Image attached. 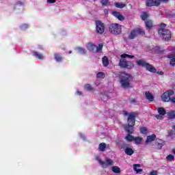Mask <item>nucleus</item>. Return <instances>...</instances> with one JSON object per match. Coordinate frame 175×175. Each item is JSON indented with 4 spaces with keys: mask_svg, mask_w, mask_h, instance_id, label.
I'll return each mask as SVG.
<instances>
[{
    "mask_svg": "<svg viewBox=\"0 0 175 175\" xmlns=\"http://www.w3.org/2000/svg\"><path fill=\"white\" fill-rule=\"evenodd\" d=\"M119 80L121 88H124V90L133 88V85H132L133 77H132V75L125 72H120L119 75Z\"/></svg>",
    "mask_w": 175,
    "mask_h": 175,
    "instance_id": "1",
    "label": "nucleus"
},
{
    "mask_svg": "<svg viewBox=\"0 0 175 175\" xmlns=\"http://www.w3.org/2000/svg\"><path fill=\"white\" fill-rule=\"evenodd\" d=\"M121 59H120L119 66L120 68H123V69H133L135 68V64L131 61H128L125 58H135L134 55H128L126 53H124L120 55Z\"/></svg>",
    "mask_w": 175,
    "mask_h": 175,
    "instance_id": "2",
    "label": "nucleus"
},
{
    "mask_svg": "<svg viewBox=\"0 0 175 175\" xmlns=\"http://www.w3.org/2000/svg\"><path fill=\"white\" fill-rule=\"evenodd\" d=\"M127 122L128 124L124 125V130L127 133H133L135 132L134 128L136 122V115L134 112L129 114Z\"/></svg>",
    "mask_w": 175,
    "mask_h": 175,
    "instance_id": "3",
    "label": "nucleus"
},
{
    "mask_svg": "<svg viewBox=\"0 0 175 175\" xmlns=\"http://www.w3.org/2000/svg\"><path fill=\"white\" fill-rule=\"evenodd\" d=\"M166 25L165 23H161L160 28L158 29V33L163 38V40L169 42L172 39V32L170 30L165 29Z\"/></svg>",
    "mask_w": 175,
    "mask_h": 175,
    "instance_id": "4",
    "label": "nucleus"
},
{
    "mask_svg": "<svg viewBox=\"0 0 175 175\" xmlns=\"http://www.w3.org/2000/svg\"><path fill=\"white\" fill-rule=\"evenodd\" d=\"M137 65L138 66H142V68H146V70H148V72H150L151 73H157V68L149 63H146L144 59H140L137 61Z\"/></svg>",
    "mask_w": 175,
    "mask_h": 175,
    "instance_id": "5",
    "label": "nucleus"
},
{
    "mask_svg": "<svg viewBox=\"0 0 175 175\" xmlns=\"http://www.w3.org/2000/svg\"><path fill=\"white\" fill-rule=\"evenodd\" d=\"M109 32L113 35H120L122 32L121 25L118 23L111 24L109 27Z\"/></svg>",
    "mask_w": 175,
    "mask_h": 175,
    "instance_id": "6",
    "label": "nucleus"
},
{
    "mask_svg": "<svg viewBox=\"0 0 175 175\" xmlns=\"http://www.w3.org/2000/svg\"><path fill=\"white\" fill-rule=\"evenodd\" d=\"M139 35L144 36V35H146V31L140 28L134 29L131 31L130 36H129V39L133 40L136 36H139Z\"/></svg>",
    "mask_w": 175,
    "mask_h": 175,
    "instance_id": "7",
    "label": "nucleus"
},
{
    "mask_svg": "<svg viewBox=\"0 0 175 175\" xmlns=\"http://www.w3.org/2000/svg\"><path fill=\"white\" fill-rule=\"evenodd\" d=\"M95 24L96 33H98V35H103L105 33V23L101 21H96Z\"/></svg>",
    "mask_w": 175,
    "mask_h": 175,
    "instance_id": "8",
    "label": "nucleus"
},
{
    "mask_svg": "<svg viewBox=\"0 0 175 175\" xmlns=\"http://www.w3.org/2000/svg\"><path fill=\"white\" fill-rule=\"evenodd\" d=\"M161 2H169V0H146V6L152 8V6H159Z\"/></svg>",
    "mask_w": 175,
    "mask_h": 175,
    "instance_id": "9",
    "label": "nucleus"
},
{
    "mask_svg": "<svg viewBox=\"0 0 175 175\" xmlns=\"http://www.w3.org/2000/svg\"><path fill=\"white\" fill-rule=\"evenodd\" d=\"M122 148L124 150L126 155H133L135 150L131 148V146L128 144H123Z\"/></svg>",
    "mask_w": 175,
    "mask_h": 175,
    "instance_id": "10",
    "label": "nucleus"
},
{
    "mask_svg": "<svg viewBox=\"0 0 175 175\" xmlns=\"http://www.w3.org/2000/svg\"><path fill=\"white\" fill-rule=\"evenodd\" d=\"M165 144V142L161 139H157L152 144V148H155L156 150H161L162 147H163Z\"/></svg>",
    "mask_w": 175,
    "mask_h": 175,
    "instance_id": "11",
    "label": "nucleus"
},
{
    "mask_svg": "<svg viewBox=\"0 0 175 175\" xmlns=\"http://www.w3.org/2000/svg\"><path fill=\"white\" fill-rule=\"evenodd\" d=\"M105 161H103L102 160H98L99 163L103 166V167H107V166H113L114 165V162L111 160V159H106Z\"/></svg>",
    "mask_w": 175,
    "mask_h": 175,
    "instance_id": "12",
    "label": "nucleus"
},
{
    "mask_svg": "<svg viewBox=\"0 0 175 175\" xmlns=\"http://www.w3.org/2000/svg\"><path fill=\"white\" fill-rule=\"evenodd\" d=\"M112 14L114 17L118 18V20H119L120 21H124V20H125V17L122 14H121V13H120L119 12L114 11L112 12Z\"/></svg>",
    "mask_w": 175,
    "mask_h": 175,
    "instance_id": "13",
    "label": "nucleus"
},
{
    "mask_svg": "<svg viewBox=\"0 0 175 175\" xmlns=\"http://www.w3.org/2000/svg\"><path fill=\"white\" fill-rule=\"evenodd\" d=\"M86 49L89 51H92V53H95V50L96 49V45H95L92 42H88V44L86 45Z\"/></svg>",
    "mask_w": 175,
    "mask_h": 175,
    "instance_id": "14",
    "label": "nucleus"
},
{
    "mask_svg": "<svg viewBox=\"0 0 175 175\" xmlns=\"http://www.w3.org/2000/svg\"><path fill=\"white\" fill-rule=\"evenodd\" d=\"M157 139V135L155 134H152L150 135L147 136L145 143L148 144V143H151L154 142Z\"/></svg>",
    "mask_w": 175,
    "mask_h": 175,
    "instance_id": "15",
    "label": "nucleus"
},
{
    "mask_svg": "<svg viewBox=\"0 0 175 175\" xmlns=\"http://www.w3.org/2000/svg\"><path fill=\"white\" fill-rule=\"evenodd\" d=\"M146 98L148 99L150 102L154 101V96L150 92H145Z\"/></svg>",
    "mask_w": 175,
    "mask_h": 175,
    "instance_id": "16",
    "label": "nucleus"
},
{
    "mask_svg": "<svg viewBox=\"0 0 175 175\" xmlns=\"http://www.w3.org/2000/svg\"><path fill=\"white\" fill-rule=\"evenodd\" d=\"M167 117L168 120H174L175 119V111H170L167 113Z\"/></svg>",
    "mask_w": 175,
    "mask_h": 175,
    "instance_id": "17",
    "label": "nucleus"
},
{
    "mask_svg": "<svg viewBox=\"0 0 175 175\" xmlns=\"http://www.w3.org/2000/svg\"><path fill=\"white\" fill-rule=\"evenodd\" d=\"M146 27L147 29H151V28L153 27L152 25V20L148 19L145 21Z\"/></svg>",
    "mask_w": 175,
    "mask_h": 175,
    "instance_id": "18",
    "label": "nucleus"
},
{
    "mask_svg": "<svg viewBox=\"0 0 175 175\" xmlns=\"http://www.w3.org/2000/svg\"><path fill=\"white\" fill-rule=\"evenodd\" d=\"M33 57H36V58H38V59L42 60L44 58V56H43V55L42 53H39L36 51L33 52Z\"/></svg>",
    "mask_w": 175,
    "mask_h": 175,
    "instance_id": "19",
    "label": "nucleus"
},
{
    "mask_svg": "<svg viewBox=\"0 0 175 175\" xmlns=\"http://www.w3.org/2000/svg\"><path fill=\"white\" fill-rule=\"evenodd\" d=\"M54 57L57 62H62V56L59 53H54Z\"/></svg>",
    "mask_w": 175,
    "mask_h": 175,
    "instance_id": "20",
    "label": "nucleus"
},
{
    "mask_svg": "<svg viewBox=\"0 0 175 175\" xmlns=\"http://www.w3.org/2000/svg\"><path fill=\"white\" fill-rule=\"evenodd\" d=\"M162 99L163 102H169L170 100V97L169 96V94H167V92H165L163 94Z\"/></svg>",
    "mask_w": 175,
    "mask_h": 175,
    "instance_id": "21",
    "label": "nucleus"
},
{
    "mask_svg": "<svg viewBox=\"0 0 175 175\" xmlns=\"http://www.w3.org/2000/svg\"><path fill=\"white\" fill-rule=\"evenodd\" d=\"M103 66L106 67L109 66V58L107 57L104 56L102 59Z\"/></svg>",
    "mask_w": 175,
    "mask_h": 175,
    "instance_id": "22",
    "label": "nucleus"
},
{
    "mask_svg": "<svg viewBox=\"0 0 175 175\" xmlns=\"http://www.w3.org/2000/svg\"><path fill=\"white\" fill-rule=\"evenodd\" d=\"M157 111H158V113L160 116L166 115V110L163 107H159Z\"/></svg>",
    "mask_w": 175,
    "mask_h": 175,
    "instance_id": "23",
    "label": "nucleus"
},
{
    "mask_svg": "<svg viewBox=\"0 0 175 175\" xmlns=\"http://www.w3.org/2000/svg\"><path fill=\"white\" fill-rule=\"evenodd\" d=\"M115 6L116 8H118V9H124V8H125V6H126V5L124 3L116 2V3H115Z\"/></svg>",
    "mask_w": 175,
    "mask_h": 175,
    "instance_id": "24",
    "label": "nucleus"
},
{
    "mask_svg": "<svg viewBox=\"0 0 175 175\" xmlns=\"http://www.w3.org/2000/svg\"><path fill=\"white\" fill-rule=\"evenodd\" d=\"M139 130L142 135H148V129H147V127L142 126L139 128Z\"/></svg>",
    "mask_w": 175,
    "mask_h": 175,
    "instance_id": "25",
    "label": "nucleus"
},
{
    "mask_svg": "<svg viewBox=\"0 0 175 175\" xmlns=\"http://www.w3.org/2000/svg\"><path fill=\"white\" fill-rule=\"evenodd\" d=\"M111 170L112 172H113V173H116V174L121 173V169H120L118 166L112 167Z\"/></svg>",
    "mask_w": 175,
    "mask_h": 175,
    "instance_id": "26",
    "label": "nucleus"
},
{
    "mask_svg": "<svg viewBox=\"0 0 175 175\" xmlns=\"http://www.w3.org/2000/svg\"><path fill=\"white\" fill-rule=\"evenodd\" d=\"M133 133H129L126 136V140H127V142H133L135 139V137H133V135H131Z\"/></svg>",
    "mask_w": 175,
    "mask_h": 175,
    "instance_id": "27",
    "label": "nucleus"
},
{
    "mask_svg": "<svg viewBox=\"0 0 175 175\" xmlns=\"http://www.w3.org/2000/svg\"><path fill=\"white\" fill-rule=\"evenodd\" d=\"M133 166L135 172H137V173H140V172H143L142 169H137V167H140V164H134Z\"/></svg>",
    "mask_w": 175,
    "mask_h": 175,
    "instance_id": "28",
    "label": "nucleus"
},
{
    "mask_svg": "<svg viewBox=\"0 0 175 175\" xmlns=\"http://www.w3.org/2000/svg\"><path fill=\"white\" fill-rule=\"evenodd\" d=\"M148 17H150V15L146 12H142L141 14V18L144 21H146V18H148Z\"/></svg>",
    "mask_w": 175,
    "mask_h": 175,
    "instance_id": "29",
    "label": "nucleus"
},
{
    "mask_svg": "<svg viewBox=\"0 0 175 175\" xmlns=\"http://www.w3.org/2000/svg\"><path fill=\"white\" fill-rule=\"evenodd\" d=\"M103 49V44H99L98 46H96V49L94 53H99V51H102Z\"/></svg>",
    "mask_w": 175,
    "mask_h": 175,
    "instance_id": "30",
    "label": "nucleus"
},
{
    "mask_svg": "<svg viewBox=\"0 0 175 175\" xmlns=\"http://www.w3.org/2000/svg\"><path fill=\"white\" fill-rule=\"evenodd\" d=\"M142 140H143V138H142L140 137H134L133 142H135L136 144H141Z\"/></svg>",
    "mask_w": 175,
    "mask_h": 175,
    "instance_id": "31",
    "label": "nucleus"
},
{
    "mask_svg": "<svg viewBox=\"0 0 175 175\" xmlns=\"http://www.w3.org/2000/svg\"><path fill=\"white\" fill-rule=\"evenodd\" d=\"M78 53H79L80 54H86L87 53V51H85V49L84 48L82 47H78L77 49Z\"/></svg>",
    "mask_w": 175,
    "mask_h": 175,
    "instance_id": "32",
    "label": "nucleus"
},
{
    "mask_svg": "<svg viewBox=\"0 0 175 175\" xmlns=\"http://www.w3.org/2000/svg\"><path fill=\"white\" fill-rule=\"evenodd\" d=\"M98 148L100 151H105V149L106 148V144L105 143H101L99 144Z\"/></svg>",
    "mask_w": 175,
    "mask_h": 175,
    "instance_id": "33",
    "label": "nucleus"
},
{
    "mask_svg": "<svg viewBox=\"0 0 175 175\" xmlns=\"http://www.w3.org/2000/svg\"><path fill=\"white\" fill-rule=\"evenodd\" d=\"M105 73L103 72H99L96 75V78L97 79H105Z\"/></svg>",
    "mask_w": 175,
    "mask_h": 175,
    "instance_id": "34",
    "label": "nucleus"
},
{
    "mask_svg": "<svg viewBox=\"0 0 175 175\" xmlns=\"http://www.w3.org/2000/svg\"><path fill=\"white\" fill-rule=\"evenodd\" d=\"M167 161H168L169 162H173V161H174V156L173 154H169L167 157H166Z\"/></svg>",
    "mask_w": 175,
    "mask_h": 175,
    "instance_id": "35",
    "label": "nucleus"
},
{
    "mask_svg": "<svg viewBox=\"0 0 175 175\" xmlns=\"http://www.w3.org/2000/svg\"><path fill=\"white\" fill-rule=\"evenodd\" d=\"M155 51L158 54H161V53H163V50L162 49V48H161L159 46H156L155 47Z\"/></svg>",
    "mask_w": 175,
    "mask_h": 175,
    "instance_id": "36",
    "label": "nucleus"
},
{
    "mask_svg": "<svg viewBox=\"0 0 175 175\" xmlns=\"http://www.w3.org/2000/svg\"><path fill=\"white\" fill-rule=\"evenodd\" d=\"M85 89L87 91H92V90H94V88H92V86H91V85H90V84H88V83L85 85Z\"/></svg>",
    "mask_w": 175,
    "mask_h": 175,
    "instance_id": "37",
    "label": "nucleus"
},
{
    "mask_svg": "<svg viewBox=\"0 0 175 175\" xmlns=\"http://www.w3.org/2000/svg\"><path fill=\"white\" fill-rule=\"evenodd\" d=\"M28 25H27V24H23V25H22L21 27H20V28H21V29L22 30V31H25L26 29H27V28H28Z\"/></svg>",
    "mask_w": 175,
    "mask_h": 175,
    "instance_id": "38",
    "label": "nucleus"
},
{
    "mask_svg": "<svg viewBox=\"0 0 175 175\" xmlns=\"http://www.w3.org/2000/svg\"><path fill=\"white\" fill-rule=\"evenodd\" d=\"M167 94L169 96V97L170 98V96H172V95H174V90H170L167 91Z\"/></svg>",
    "mask_w": 175,
    "mask_h": 175,
    "instance_id": "39",
    "label": "nucleus"
},
{
    "mask_svg": "<svg viewBox=\"0 0 175 175\" xmlns=\"http://www.w3.org/2000/svg\"><path fill=\"white\" fill-rule=\"evenodd\" d=\"M101 3L104 6H107V5L109 4V0H101Z\"/></svg>",
    "mask_w": 175,
    "mask_h": 175,
    "instance_id": "40",
    "label": "nucleus"
},
{
    "mask_svg": "<svg viewBox=\"0 0 175 175\" xmlns=\"http://www.w3.org/2000/svg\"><path fill=\"white\" fill-rule=\"evenodd\" d=\"M130 103H132L133 105H136L137 103V100H136L135 98H131L130 99Z\"/></svg>",
    "mask_w": 175,
    "mask_h": 175,
    "instance_id": "41",
    "label": "nucleus"
},
{
    "mask_svg": "<svg viewBox=\"0 0 175 175\" xmlns=\"http://www.w3.org/2000/svg\"><path fill=\"white\" fill-rule=\"evenodd\" d=\"M170 65H172V66H174V65H175V57H172V58L171 59Z\"/></svg>",
    "mask_w": 175,
    "mask_h": 175,
    "instance_id": "42",
    "label": "nucleus"
},
{
    "mask_svg": "<svg viewBox=\"0 0 175 175\" xmlns=\"http://www.w3.org/2000/svg\"><path fill=\"white\" fill-rule=\"evenodd\" d=\"M149 175H158V171L152 170V171L150 172Z\"/></svg>",
    "mask_w": 175,
    "mask_h": 175,
    "instance_id": "43",
    "label": "nucleus"
},
{
    "mask_svg": "<svg viewBox=\"0 0 175 175\" xmlns=\"http://www.w3.org/2000/svg\"><path fill=\"white\" fill-rule=\"evenodd\" d=\"M156 118H157V120H163V116L159 114L156 116Z\"/></svg>",
    "mask_w": 175,
    "mask_h": 175,
    "instance_id": "44",
    "label": "nucleus"
},
{
    "mask_svg": "<svg viewBox=\"0 0 175 175\" xmlns=\"http://www.w3.org/2000/svg\"><path fill=\"white\" fill-rule=\"evenodd\" d=\"M47 3H55L57 0H46Z\"/></svg>",
    "mask_w": 175,
    "mask_h": 175,
    "instance_id": "45",
    "label": "nucleus"
},
{
    "mask_svg": "<svg viewBox=\"0 0 175 175\" xmlns=\"http://www.w3.org/2000/svg\"><path fill=\"white\" fill-rule=\"evenodd\" d=\"M16 5H18L19 6H23L24 5V2L23 1H18L17 3H16Z\"/></svg>",
    "mask_w": 175,
    "mask_h": 175,
    "instance_id": "46",
    "label": "nucleus"
},
{
    "mask_svg": "<svg viewBox=\"0 0 175 175\" xmlns=\"http://www.w3.org/2000/svg\"><path fill=\"white\" fill-rule=\"evenodd\" d=\"M170 100L172 103H175V97H170Z\"/></svg>",
    "mask_w": 175,
    "mask_h": 175,
    "instance_id": "47",
    "label": "nucleus"
},
{
    "mask_svg": "<svg viewBox=\"0 0 175 175\" xmlns=\"http://www.w3.org/2000/svg\"><path fill=\"white\" fill-rule=\"evenodd\" d=\"M157 75H160L161 76H162L163 75V72H162V71H158L157 72Z\"/></svg>",
    "mask_w": 175,
    "mask_h": 175,
    "instance_id": "48",
    "label": "nucleus"
},
{
    "mask_svg": "<svg viewBox=\"0 0 175 175\" xmlns=\"http://www.w3.org/2000/svg\"><path fill=\"white\" fill-rule=\"evenodd\" d=\"M123 113H124V116H128V111H124Z\"/></svg>",
    "mask_w": 175,
    "mask_h": 175,
    "instance_id": "49",
    "label": "nucleus"
},
{
    "mask_svg": "<svg viewBox=\"0 0 175 175\" xmlns=\"http://www.w3.org/2000/svg\"><path fill=\"white\" fill-rule=\"evenodd\" d=\"M77 94L78 95H81V94H82L81 92H80V91H77Z\"/></svg>",
    "mask_w": 175,
    "mask_h": 175,
    "instance_id": "50",
    "label": "nucleus"
},
{
    "mask_svg": "<svg viewBox=\"0 0 175 175\" xmlns=\"http://www.w3.org/2000/svg\"><path fill=\"white\" fill-rule=\"evenodd\" d=\"M68 53L72 54V51H69Z\"/></svg>",
    "mask_w": 175,
    "mask_h": 175,
    "instance_id": "51",
    "label": "nucleus"
},
{
    "mask_svg": "<svg viewBox=\"0 0 175 175\" xmlns=\"http://www.w3.org/2000/svg\"><path fill=\"white\" fill-rule=\"evenodd\" d=\"M171 16H175V14H171Z\"/></svg>",
    "mask_w": 175,
    "mask_h": 175,
    "instance_id": "52",
    "label": "nucleus"
},
{
    "mask_svg": "<svg viewBox=\"0 0 175 175\" xmlns=\"http://www.w3.org/2000/svg\"><path fill=\"white\" fill-rule=\"evenodd\" d=\"M62 50H65V48H63Z\"/></svg>",
    "mask_w": 175,
    "mask_h": 175,
    "instance_id": "53",
    "label": "nucleus"
}]
</instances>
